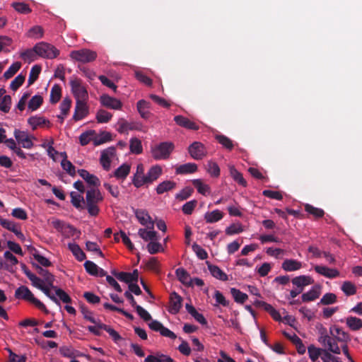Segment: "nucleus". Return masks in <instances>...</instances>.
I'll use <instances>...</instances> for the list:
<instances>
[{"mask_svg": "<svg viewBox=\"0 0 362 362\" xmlns=\"http://www.w3.org/2000/svg\"><path fill=\"white\" fill-rule=\"evenodd\" d=\"M14 296L16 299H22L30 302L45 314L49 313V310L45 304L35 298L32 291L25 286L18 287L15 291Z\"/></svg>", "mask_w": 362, "mask_h": 362, "instance_id": "1", "label": "nucleus"}, {"mask_svg": "<svg viewBox=\"0 0 362 362\" xmlns=\"http://www.w3.org/2000/svg\"><path fill=\"white\" fill-rule=\"evenodd\" d=\"M103 197L98 189H90L86 191V209L90 216H95L99 214L100 209L98 204L102 202Z\"/></svg>", "mask_w": 362, "mask_h": 362, "instance_id": "2", "label": "nucleus"}, {"mask_svg": "<svg viewBox=\"0 0 362 362\" xmlns=\"http://www.w3.org/2000/svg\"><path fill=\"white\" fill-rule=\"evenodd\" d=\"M37 55L47 59L56 58L59 54V50L54 45L47 42H41L34 46Z\"/></svg>", "mask_w": 362, "mask_h": 362, "instance_id": "3", "label": "nucleus"}, {"mask_svg": "<svg viewBox=\"0 0 362 362\" xmlns=\"http://www.w3.org/2000/svg\"><path fill=\"white\" fill-rule=\"evenodd\" d=\"M70 57L77 62L86 64L93 62L97 58V53L88 49L71 51Z\"/></svg>", "mask_w": 362, "mask_h": 362, "instance_id": "4", "label": "nucleus"}, {"mask_svg": "<svg viewBox=\"0 0 362 362\" xmlns=\"http://www.w3.org/2000/svg\"><path fill=\"white\" fill-rule=\"evenodd\" d=\"M174 148L171 142H162L152 149V156L156 160H165L169 158Z\"/></svg>", "mask_w": 362, "mask_h": 362, "instance_id": "5", "label": "nucleus"}, {"mask_svg": "<svg viewBox=\"0 0 362 362\" xmlns=\"http://www.w3.org/2000/svg\"><path fill=\"white\" fill-rule=\"evenodd\" d=\"M320 336L318 339V341L325 346L328 351L335 354H340L341 350L337 343L335 341V339L332 338L327 333V330L323 329L320 330Z\"/></svg>", "mask_w": 362, "mask_h": 362, "instance_id": "6", "label": "nucleus"}, {"mask_svg": "<svg viewBox=\"0 0 362 362\" xmlns=\"http://www.w3.org/2000/svg\"><path fill=\"white\" fill-rule=\"evenodd\" d=\"M70 86L72 93L77 100H86L88 98L86 88L83 86L82 81L80 78H72L70 81Z\"/></svg>", "mask_w": 362, "mask_h": 362, "instance_id": "7", "label": "nucleus"}, {"mask_svg": "<svg viewBox=\"0 0 362 362\" xmlns=\"http://www.w3.org/2000/svg\"><path fill=\"white\" fill-rule=\"evenodd\" d=\"M117 130L120 134L127 133L128 131L141 130L142 124L139 122H127L124 118H119L117 121Z\"/></svg>", "mask_w": 362, "mask_h": 362, "instance_id": "8", "label": "nucleus"}, {"mask_svg": "<svg viewBox=\"0 0 362 362\" xmlns=\"http://www.w3.org/2000/svg\"><path fill=\"white\" fill-rule=\"evenodd\" d=\"M89 113L88 107L85 100H77L73 115V119L76 122L85 118Z\"/></svg>", "mask_w": 362, "mask_h": 362, "instance_id": "9", "label": "nucleus"}, {"mask_svg": "<svg viewBox=\"0 0 362 362\" xmlns=\"http://www.w3.org/2000/svg\"><path fill=\"white\" fill-rule=\"evenodd\" d=\"M182 298L175 291L170 295L168 312L173 315L178 313L182 308Z\"/></svg>", "mask_w": 362, "mask_h": 362, "instance_id": "10", "label": "nucleus"}, {"mask_svg": "<svg viewBox=\"0 0 362 362\" xmlns=\"http://www.w3.org/2000/svg\"><path fill=\"white\" fill-rule=\"evenodd\" d=\"M188 151L192 158L195 160L202 159L206 154L204 146L199 141L193 142L188 148Z\"/></svg>", "mask_w": 362, "mask_h": 362, "instance_id": "11", "label": "nucleus"}, {"mask_svg": "<svg viewBox=\"0 0 362 362\" xmlns=\"http://www.w3.org/2000/svg\"><path fill=\"white\" fill-rule=\"evenodd\" d=\"M100 102L103 106L112 110H120L122 107V103L119 100L107 94L100 96Z\"/></svg>", "mask_w": 362, "mask_h": 362, "instance_id": "12", "label": "nucleus"}, {"mask_svg": "<svg viewBox=\"0 0 362 362\" xmlns=\"http://www.w3.org/2000/svg\"><path fill=\"white\" fill-rule=\"evenodd\" d=\"M329 333L332 338L335 339V341L348 342L350 341L349 334L344 332L338 326L333 325L329 327Z\"/></svg>", "mask_w": 362, "mask_h": 362, "instance_id": "13", "label": "nucleus"}, {"mask_svg": "<svg viewBox=\"0 0 362 362\" xmlns=\"http://www.w3.org/2000/svg\"><path fill=\"white\" fill-rule=\"evenodd\" d=\"M115 153H116V149L113 146L106 148L101 153L100 162V164L102 165L104 170H110V163H111L110 158H112L115 155Z\"/></svg>", "mask_w": 362, "mask_h": 362, "instance_id": "14", "label": "nucleus"}, {"mask_svg": "<svg viewBox=\"0 0 362 362\" xmlns=\"http://www.w3.org/2000/svg\"><path fill=\"white\" fill-rule=\"evenodd\" d=\"M13 134L17 141L22 144L23 148L30 149L33 146V142L27 132L16 129Z\"/></svg>", "mask_w": 362, "mask_h": 362, "instance_id": "15", "label": "nucleus"}, {"mask_svg": "<svg viewBox=\"0 0 362 362\" xmlns=\"http://www.w3.org/2000/svg\"><path fill=\"white\" fill-rule=\"evenodd\" d=\"M32 285L42 291L50 300H52L56 304L60 305L59 300L51 293L50 289H52L51 286L45 283H42V280L40 278L38 277V281H35V283H33Z\"/></svg>", "mask_w": 362, "mask_h": 362, "instance_id": "16", "label": "nucleus"}, {"mask_svg": "<svg viewBox=\"0 0 362 362\" xmlns=\"http://www.w3.org/2000/svg\"><path fill=\"white\" fill-rule=\"evenodd\" d=\"M32 285L42 291L50 300H52L56 304L60 305L59 300L51 293L50 289H52L51 286L45 283H42V280L40 278L38 277V281H35V283H33Z\"/></svg>", "mask_w": 362, "mask_h": 362, "instance_id": "17", "label": "nucleus"}, {"mask_svg": "<svg viewBox=\"0 0 362 362\" xmlns=\"http://www.w3.org/2000/svg\"><path fill=\"white\" fill-rule=\"evenodd\" d=\"M33 266L37 270V274L42 277V283H45L51 287H54V282L55 280L54 276L47 269H43L36 263H33Z\"/></svg>", "mask_w": 362, "mask_h": 362, "instance_id": "18", "label": "nucleus"}, {"mask_svg": "<svg viewBox=\"0 0 362 362\" xmlns=\"http://www.w3.org/2000/svg\"><path fill=\"white\" fill-rule=\"evenodd\" d=\"M314 269L317 274L329 279H334L339 276V272L337 269H330L325 266L316 265Z\"/></svg>", "mask_w": 362, "mask_h": 362, "instance_id": "19", "label": "nucleus"}, {"mask_svg": "<svg viewBox=\"0 0 362 362\" xmlns=\"http://www.w3.org/2000/svg\"><path fill=\"white\" fill-rule=\"evenodd\" d=\"M174 121L175 123L184 128H186L187 129L190 130H198L199 126L194 122L189 120L188 118L182 116V115H177L174 117Z\"/></svg>", "mask_w": 362, "mask_h": 362, "instance_id": "20", "label": "nucleus"}, {"mask_svg": "<svg viewBox=\"0 0 362 362\" xmlns=\"http://www.w3.org/2000/svg\"><path fill=\"white\" fill-rule=\"evenodd\" d=\"M321 293V287L319 285H315L312 287V288L306 292L304 293L301 296L302 301L303 302H309V301H313L318 298Z\"/></svg>", "mask_w": 362, "mask_h": 362, "instance_id": "21", "label": "nucleus"}, {"mask_svg": "<svg viewBox=\"0 0 362 362\" xmlns=\"http://www.w3.org/2000/svg\"><path fill=\"white\" fill-rule=\"evenodd\" d=\"M151 104L145 100H140L136 103V108L140 116L145 119L150 117L151 113L149 112Z\"/></svg>", "mask_w": 362, "mask_h": 362, "instance_id": "22", "label": "nucleus"}, {"mask_svg": "<svg viewBox=\"0 0 362 362\" xmlns=\"http://www.w3.org/2000/svg\"><path fill=\"white\" fill-rule=\"evenodd\" d=\"M206 264L211 274L214 278L223 281H226L228 280V275L223 271H222L218 266L211 264L209 262H206Z\"/></svg>", "mask_w": 362, "mask_h": 362, "instance_id": "23", "label": "nucleus"}, {"mask_svg": "<svg viewBox=\"0 0 362 362\" xmlns=\"http://www.w3.org/2000/svg\"><path fill=\"white\" fill-rule=\"evenodd\" d=\"M314 283V280L310 276L300 275L292 279V284L299 288L304 289V287Z\"/></svg>", "mask_w": 362, "mask_h": 362, "instance_id": "24", "label": "nucleus"}, {"mask_svg": "<svg viewBox=\"0 0 362 362\" xmlns=\"http://www.w3.org/2000/svg\"><path fill=\"white\" fill-rule=\"evenodd\" d=\"M78 173L90 185H100V182L99 179L95 175L89 173L86 170L80 169L78 170Z\"/></svg>", "mask_w": 362, "mask_h": 362, "instance_id": "25", "label": "nucleus"}, {"mask_svg": "<svg viewBox=\"0 0 362 362\" xmlns=\"http://www.w3.org/2000/svg\"><path fill=\"white\" fill-rule=\"evenodd\" d=\"M162 168L160 165H156L152 166L145 175L147 180L148 184H151L156 181L162 174Z\"/></svg>", "mask_w": 362, "mask_h": 362, "instance_id": "26", "label": "nucleus"}, {"mask_svg": "<svg viewBox=\"0 0 362 362\" xmlns=\"http://www.w3.org/2000/svg\"><path fill=\"white\" fill-rule=\"evenodd\" d=\"M302 264L296 259H288L284 261L281 268L286 272H293L301 268Z\"/></svg>", "mask_w": 362, "mask_h": 362, "instance_id": "27", "label": "nucleus"}, {"mask_svg": "<svg viewBox=\"0 0 362 362\" xmlns=\"http://www.w3.org/2000/svg\"><path fill=\"white\" fill-rule=\"evenodd\" d=\"M197 170V165L193 163H187L176 168L175 173L177 175L193 173Z\"/></svg>", "mask_w": 362, "mask_h": 362, "instance_id": "28", "label": "nucleus"}, {"mask_svg": "<svg viewBox=\"0 0 362 362\" xmlns=\"http://www.w3.org/2000/svg\"><path fill=\"white\" fill-rule=\"evenodd\" d=\"M68 248L72 252L74 256L78 261H83L86 258V254L76 243H70L68 244Z\"/></svg>", "mask_w": 362, "mask_h": 362, "instance_id": "29", "label": "nucleus"}, {"mask_svg": "<svg viewBox=\"0 0 362 362\" xmlns=\"http://www.w3.org/2000/svg\"><path fill=\"white\" fill-rule=\"evenodd\" d=\"M223 217V213L216 209L212 211L206 212L204 214V219L206 223H212L221 220Z\"/></svg>", "mask_w": 362, "mask_h": 362, "instance_id": "30", "label": "nucleus"}, {"mask_svg": "<svg viewBox=\"0 0 362 362\" xmlns=\"http://www.w3.org/2000/svg\"><path fill=\"white\" fill-rule=\"evenodd\" d=\"M176 187V183L172 180H165L160 182L156 187V193L162 194L164 192L173 190Z\"/></svg>", "mask_w": 362, "mask_h": 362, "instance_id": "31", "label": "nucleus"}, {"mask_svg": "<svg viewBox=\"0 0 362 362\" xmlns=\"http://www.w3.org/2000/svg\"><path fill=\"white\" fill-rule=\"evenodd\" d=\"M176 276L178 280L183 284L187 286H192V279L188 272L183 268H178L175 271Z\"/></svg>", "mask_w": 362, "mask_h": 362, "instance_id": "32", "label": "nucleus"}, {"mask_svg": "<svg viewBox=\"0 0 362 362\" xmlns=\"http://www.w3.org/2000/svg\"><path fill=\"white\" fill-rule=\"evenodd\" d=\"M135 215L141 225L146 226L149 222L151 223V228L153 227V222L151 221V216L146 211L142 209H137L135 212Z\"/></svg>", "mask_w": 362, "mask_h": 362, "instance_id": "33", "label": "nucleus"}, {"mask_svg": "<svg viewBox=\"0 0 362 362\" xmlns=\"http://www.w3.org/2000/svg\"><path fill=\"white\" fill-rule=\"evenodd\" d=\"M28 123L32 127L33 130L37 127L49 124V121L42 117L33 116L28 119Z\"/></svg>", "mask_w": 362, "mask_h": 362, "instance_id": "34", "label": "nucleus"}, {"mask_svg": "<svg viewBox=\"0 0 362 362\" xmlns=\"http://www.w3.org/2000/svg\"><path fill=\"white\" fill-rule=\"evenodd\" d=\"M70 197L71 198V202L74 207H76L77 209H84L82 203H84L85 201L82 195L76 193V192H71L70 193Z\"/></svg>", "mask_w": 362, "mask_h": 362, "instance_id": "35", "label": "nucleus"}, {"mask_svg": "<svg viewBox=\"0 0 362 362\" xmlns=\"http://www.w3.org/2000/svg\"><path fill=\"white\" fill-rule=\"evenodd\" d=\"M139 235L145 241L158 240L157 233L154 230H146L144 228H140L138 232Z\"/></svg>", "mask_w": 362, "mask_h": 362, "instance_id": "36", "label": "nucleus"}, {"mask_svg": "<svg viewBox=\"0 0 362 362\" xmlns=\"http://www.w3.org/2000/svg\"><path fill=\"white\" fill-rule=\"evenodd\" d=\"M346 325L351 330L357 331L362 328V320L350 316L346 318Z\"/></svg>", "mask_w": 362, "mask_h": 362, "instance_id": "37", "label": "nucleus"}, {"mask_svg": "<svg viewBox=\"0 0 362 362\" xmlns=\"http://www.w3.org/2000/svg\"><path fill=\"white\" fill-rule=\"evenodd\" d=\"M216 139L218 141V142L221 144L224 148H226L228 151H231L233 147V141L229 139L228 136L223 135V134H218L216 135Z\"/></svg>", "mask_w": 362, "mask_h": 362, "instance_id": "38", "label": "nucleus"}, {"mask_svg": "<svg viewBox=\"0 0 362 362\" xmlns=\"http://www.w3.org/2000/svg\"><path fill=\"white\" fill-rule=\"evenodd\" d=\"M112 139V136L110 132H103L99 135L94 136L93 138V144L95 146H99L100 144H103L107 141H110Z\"/></svg>", "mask_w": 362, "mask_h": 362, "instance_id": "39", "label": "nucleus"}, {"mask_svg": "<svg viewBox=\"0 0 362 362\" xmlns=\"http://www.w3.org/2000/svg\"><path fill=\"white\" fill-rule=\"evenodd\" d=\"M80 308L84 319L90 322L91 323L98 325H99V323H102L100 320H97L95 317H93V312L90 311L86 306L82 305H81Z\"/></svg>", "mask_w": 362, "mask_h": 362, "instance_id": "40", "label": "nucleus"}, {"mask_svg": "<svg viewBox=\"0 0 362 362\" xmlns=\"http://www.w3.org/2000/svg\"><path fill=\"white\" fill-rule=\"evenodd\" d=\"M129 172L130 165L124 163L115 170L114 175L117 179H125L127 176L129 174Z\"/></svg>", "mask_w": 362, "mask_h": 362, "instance_id": "41", "label": "nucleus"}, {"mask_svg": "<svg viewBox=\"0 0 362 362\" xmlns=\"http://www.w3.org/2000/svg\"><path fill=\"white\" fill-rule=\"evenodd\" d=\"M230 293L234 298V300L238 303L242 304L248 298V296L246 293L235 288H230Z\"/></svg>", "mask_w": 362, "mask_h": 362, "instance_id": "42", "label": "nucleus"}, {"mask_svg": "<svg viewBox=\"0 0 362 362\" xmlns=\"http://www.w3.org/2000/svg\"><path fill=\"white\" fill-rule=\"evenodd\" d=\"M230 175L233 177V179L237 182L239 185L246 187L247 182L244 179L242 173L238 172L235 167L231 166L230 167Z\"/></svg>", "mask_w": 362, "mask_h": 362, "instance_id": "43", "label": "nucleus"}, {"mask_svg": "<svg viewBox=\"0 0 362 362\" xmlns=\"http://www.w3.org/2000/svg\"><path fill=\"white\" fill-rule=\"evenodd\" d=\"M98 327L105 330L112 338L113 341L115 343H117L119 340L122 339L119 334L110 326L103 323H99Z\"/></svg>", "mask_w": 362, "mask_h": 362, "instance_id": "44", "label": "nucleus"}, {"mask_svg": "<svg viewBox=\"0 0 362 362\" xmlns=\"http://www.w3.org/2000/svg\"><path fill=\"white\" fill-rule=\"evenodd\" d=\"M62 88L59 85H54L50 91L49 101L52 104L57 103L61 98Z\"/></svg>", "mask_w": 362, "mask_h": 362, "instance_id": "45", "label": "nucleus"}, {"mask_svg": "<svg viewBox=\"0 0 362 362\" xmlns=\"http://www.w3.org/2000/svg\"><path fill=\"white\" fill-rule=\"evenodd\" d=\"M41 69H42L41 66L37 65V64L34 65L31 68V70H30V74H29V77H28V86L32 85L37 81V79L38 78L39 75L41 72Z\"/></svg>", "mask_w": 362, "mask_h": 362, "instance_id": "46", "label": "nucleus"}, {"mask_svg": "<svg viewBox=\"0 0 362 362\" xmlns=\"http://www.w3.org/2000/svg\"><path fill=\"white\" fill-rule=\"evenodd\" d=\"M129 149L132 153H141L143 151V148L141 141L137 138H132L130 139Z\"/></svg>", "mask_w": 362, "mask_h": 362, "instance_id": "47", "label": "nucleus"}, {"mask_svg": "<svg viewBox=\"0 0 362 362\" xmlns=\"http://www.w3.org/2000/svg\"><path fill=\"white\" fill-rule=\"evenodd\" d=\"M193 185L197 188L199 193L202 195H206L207 193H209L210 187L208 185L203 183L202 180L195 179L192 180Z\"/></svg>", "mask_w": 362, "mask_h": 362, "instance_id": "48", "label": "nucleus"}, {"mask_svg": "<svg viewBox=\"0 0 362 362\" xmlns=\"http://www.w3.org/2000/svg\"><path fill=\"white\" fill-rule=\"evenodd\" d=\"M305 211L308 214L313 215L315 218H321L324 216L325 211L323 209L313 206L311 204H306L304 206Z\"/></svg>", "mask_w": 362, "mask_h": 362, "instance_id": "49", "label": "nucleus"}, {"mask_svg": "<svg viewBox=\"0 0 362 362\" xmlns=\"http://www.w3.org/2000/svg\"><path fill=\"white\" fill-rule=\"evenodd\" d=\"M95 132L94 130H89L82 133L79 136V141L81 146L87 145L90 141H93Z\"/></svg>", "mask_w": 362, "mask_h": 362, "instance_id": "50", "label": "nucleus"}, {"mask_svg": "<svg viewBox=\"0 0 362 362\" xmlns=\"http://www.w3.org/2000/svg\"><path fill=\"white\" fill-rule=\"evenodd\" d=\"M43 103V98L41 95H34L28 102V108L31 111H35L37 110Z\"/></svg>", "mask_w": 362, "mask_h": 362, "instance_id": "51", "label": "nucleus"}, {"mask_svg": "<svg viewBox=\"0 0 362 362\" xmlns=\"http://www.w3.org/2000/svg\"><path fill=\"white\" fill-rule=\"evenodd\" d=\"M325 349L315 347L314 345H310L308 348L309 357L312 361H316L320 356L323 355Z\"/></svg>", "mask_w": 362, "mask_h": 362, "instance_id": "52", "label": "nucleus"}, {"mask_svg": "<svg viewBox=\"0 0 362 362\" xmlns=\"http://www.w3.org/2000/svg\"><path fill=\"white\" fill-rule=\"evenodd\" d=\"M112 117V115L107 111L100 109L96 114V119L99 123H107L108 122Z\"/></svg>", "mask_w": 362, "mask_h": 362, "instance_id": "53", "label": "nucleus"}, {"mask_svg": "<svg viewBox=\"0 0 362 362\" xmlns=\"http://www.w3.org/2000/svg\"><path fill=\"white\" fill-rule=\"evenodd\" d=\"M21 63L19 62H16L13 63L10 67L8 69L7 71H6L4 74V77L6 79L11 78L13 77L16 72L21 69Z\"/></svg>", "mask_w": 362, "mask_h": 362, "instance_id": "54", "label": "nucleus"}, {"mask_svg": "<svg viewBox=\"0 0 362 362\" xmlns=\"http://www.w3.org/2000/svg\"><path fill=\"white\" fill-rule=\"evenodd\" d=\"M54 291L56 295L58 296L60 300L65 303H71L72 300L71 297L62 288H58L54 285V287H51Z\"/></svg>", "mask_w": 362, "mask_h": 362, "instance_id": "55", "label": "nucleus"}, {"mask_svg": "<svg viewBox=\"0 0 362 362\" xmlns=\"http://www.w3.org/2000/svg\"><path fill=\"white\" fill-rule=\"evenodd\" d=\"M12 7L20 13L27 14L32 11L29 5L23 2H13Z\"/></svg>", "mask_w": 362, "mask_h": 362, "instance_id": "56", "label": "nucleus"}, {"mask_svg": "<svg viewBox=\"0 0 362 362\" xmlns=\"http://www.w3.org/2000/svg\"><path fill=\"white\" fill-rule=\"evenodd\" d=\"M341 288L345 295L348 296L354 295L356 293V286L349 281H344Z\"/></svg>", "mask_w": 362, "mask_h": 362, "instance_id": "57", "label": "nucleus"}, {"mask_svg": "<svg viewBox=\"0 0 362 362\" xmlns=\"http://www.w3.org/2000/svg\"><path fill=\"white\" fill-rule=\"evenodd\" d=\"M61 165L63 170H64L69 175L73 177L76 175L75 166L67 159H62Z\"/></svg>", "mask_w": 362, "mask_h": 362, "instance_id": "58", "label": "nucleus"}, {"mask_svg": "<svg viewBox=\"0 0 362 362\" xmlns=\"http://www.w3.org/2000/svg\"><path fill=\"white\" fill-rule=\"evenodd\" d=\"M84 268L87 273L92 276H97L98 274V267L93 262L87 260L84 263Z\"/></svg>", "mask_w": 362, "mask_h": 362, "instance_id": "59", "label": "nucleus"}, {"mask_svg": "<svg viewBox=\"0 0 362 362\" xmlns=\"http://www.w3.org/2000/svg\"><path fill=\"white\" fill-rule=\"evenodd\" d=\"M25 79V75L22 74L18 75L11 83L10 88L13 90H17L24 83Z\"/></svg>", "mask_w": 362, "mask_h": 362, "instance_id": "60", "label": "nucleus"}, {"mask_svg": "<svg viewBox=\"0 0 362 362\" xmlns=\"http://www.w3.org/2000/svg\"><path fill=\"white\" fill-rule=\"evenodd\" d=\"M194 190L192 188L187 187L182 189L179 193L175 195V198L180 201H184L188 199Z\"/></svg>", "mask_w": 362, "mask_h": 362, "instance_id": "61", "label": "nucleus"}, {"mask_svg": "<svg viewBox=\"0 0 362 362\" xmlns=\"http://www.w3.org/2000/svg\"><path fill=\"white\" fill-rule=\"evenodd\" d=\"M11 97L8 95L4 96L0 102V110L6 113L8 112L11 109Z\"/></svg>", "mask_w": 362, "mask_h": 362, "instance_id": "62", "label": "nucleus"}, {"mask_svg": "<svg viewBox=\"0 0 362 362\" xmlns=\"http://www.w3.org/2000/svg\"><path fill=\"white\" fill-rule=\"evenodd\" d=\"M197 204V201L195 199L186 202L182 207V212L186 215L192 214L194 209Z\"/></svg>", "mask_w": 362, "mask_h": 362, "instance_id": "63", "label": "nucleus"}, {"mask_svg": "<svg viewBox=\"0 0 362 362\" xmlns=\"http://www.w3.org/2000/svg\"><path fill=\"white\" fill-rule=\"evenodd\" d=\"M71 106V100L69 98H65L60 104L61 113L64 116H67Z\"/></svg>", "mask_w": 362, "mask_h": 362, "instance_id": "64", "label": "nucleus"}]
</instances>
